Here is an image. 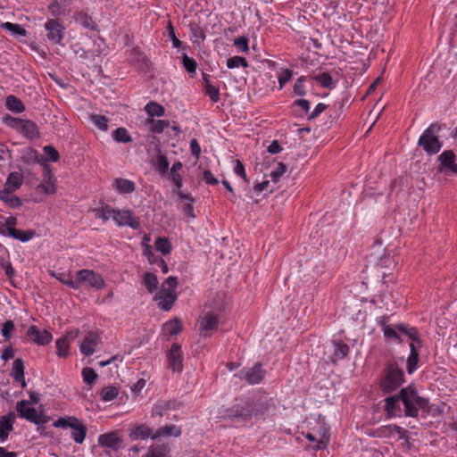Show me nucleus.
<instances>
[{"mask_svg":"<svg viewBox=\"0 0 457 457\" xmlns=\"http://www.w3.org/2000/svg\"><path fill=\"white\" fill-rule=\"evenodd\" d=\"M14 418L12 411L0 418V442H4L13 429Z\"/></svg>","mask_w":457,"mask_h":457,"instance_id":"obj_21","label":"nucleus"},{"mask_svg":"<svg viewBox=\"0 0 457 457\" xmlns=\"http://www.w3.org/2000/svg\"><path fill=\"white\" fill-rule=\"evenodd\" d=\"M305 80V78L303 76L297 79L294 85V93L297 96H304L306 94L305 87L303 85V82Z\"/></svg>","mask_w":457,"mask_h":457,"instance_id":"obj_63","label":"nucleus"},{"mask_svg":"<svg viewBox=\"0 0 457 457\" xmlns=\"http://www.w3.org/2000/svg\"><path fill=\"white\" fill-rule=\"evenodd\" d=\"M27 336L31 339V341L38 345H46L53 339V336L49 331L46 329L39 330L35 325H32L28 328Z\"/></svg>","mask_w":457,"mask_h":457,"instance_id":"obj_15","label":"nucleus"},{"mask_svg":"<svg viewBox=\"0 0 457 457\" xmlns=\"http://www.w3.org/2000/svg\"><path fill=\"white\" fill-rule=\"evenodd\" d=\"M205 87V94L211 98V100L214 103L220 100V89L219 87L212 85L211 81H207V86Z\"/></svg>","mask_w":457,"mask_h":457,"instance_id":"obj_55","label":"nucleus"},{"mask_svg":"<svg viewBox=\"0 0 457 457\" xmlns=\"http://www.w3.org/2000/svg\"><path fill=\"white\" fill-rule=\"evenodd\" d=\"M293 76V71L289 69H286L282 71V72L278 75V83L279 88L281 89L284 85L288 82Z\"/></svg>","mask_w":457,"mask_h":457,"instance_id":"obj_64","label":"nucleus"},{"mask_svg":"<svg viewBox=\"0 0 457 457\" xmlns=\"http://www.w3.org/2000/svg\"><path fill=\"white\" fill-rule=\"evenodd\" d=\"M155 249L166 255L171 251V245L167 237H159L154 243Z\"/></svg>","mask_w":457,"mask_h":457,"instance_id":"obj_42","label":"nucleus"},{"mask_svg":"<svg viewBox=\"0 0 457 457\" xmlns=\"http://www.w3.org/2000/svg\"><path fill=\"white\" fill-rule=\"evenodd\" d=\"M2 27L12 32L13 35L24 37L27 34L26 29L16 23L4 22L2 24Z\"/></svg>","mask_w":457,"mask_h":457,"instance_id":"obj_52","label":"nucleus"},{"mask_svg":"<svg viewBox=\"0 0 457 457\" xmlns=\"http://www.w3.org/2000/svg\"><path fill=\"white\" fill-rule=\"evenodd\" d=\"M59 281H61L62 284L67 285L71 288H73L75 290L79 288V282L78 280H73L71 274H64L61 273L59 275L53 274Z\"/></svg>","mask_w":457,"mask_h":457,"instance_id":"obj_48","label":"nucleus"},{"mask_svg":"<svg viewBox=\"0 0 457 457\" xmlns=\"http://www.w3.org/2000/svg\"><path fill=\"white\" fill-rule=\"evenodd\" d=\"M152 430L145 424H136L129 428V436L132 441L152 438Z\"/></svg>","mask_w":457,"mask_h":457,"instance_id":"obj_23","label":"nucleus"},{"mask_svg":"<svg viewBox=\"0 0 457 457\" xmlns=\"http://www.w3.org/2000/svg\"><path fill=\"white\" fill-rule=\"evenodd\" d=\"M18 416L37 426L47 423L50 420L43 411H38L36 408L29 406V402L21 400L16 403Z\"/></svg>","mask_w":457,"mask_h":457,"instance_id":"obj_6","label":"nucleus"},{"mask_svg":"<svg viewBox=\"0 0 457 457\" xmlns=\"http://www.w3.org/2000/svg\"><path fill=\"white\" fill-rule=\"evenodd\" d=\"M22 181L23 178L19 172H11L8 175L3 190L14 192L21 187Z\"/></svg>","mask_w":457,"mask_h":457,"instance_id":"obj_29","label":"nucleus"},{"mask_svg":"<svg viewBox=\"0 0 457 457\" xmlns=\"http://www.w3.org/2000/svg\"><path fill=\"white\" fill-rule=\"evenodd\" d=\"M287 166L283 162H278L277 168L270 172L272 181H278L279 178L286 172Z\"/></svg>","mask_w":457,"mask_h":457,"instance_id":"obj_60","label":"nucleus"},{"mask_svg":"<svg viewBox=\"0 0 457 457\" xmlns=\"http://www.w3.org/2000/svg\"><path fill=\"white\" fill-rule=\"evenodd\" d=\"M173 407V404L170 402H158L152 410V416H159L162 417L164 412Z\"/></svg>","mask_w":457,"mask_h":457,"instance_id":"obj_46","label":"nucleus"},{"mask_svg":"<svg viewBox=\"0 0 457 457\" xmlns=\"http://www.w3.org/2000/svg\"><path fill=\"white\" fill-rule=\"evenodd\" d=\"M147 123L151 124L150 130L154 133H162L164 129L170 126L169 120L148 119Z\"/></svg>","mask_w":457,"mask_h":457,"instance_id":"obj_44","label":"nucleus"},{"mask_svg":"<svg viewBox=\"0 0 457 457\" xmlns=\"http://www.w3.org/2000/svg\"><path fill=\"white\" fill-rule=\"evenodd\" d=\"M112 220L119 226H129L133 229L140 227L139 219L135 217L129 210H115Z\"/></svg>","mask_w":457,"mask_h":457,"instance_id":"obj_9","label":"nucleus"},{"mask_svg":"<svg viewBox=\"0 0 457 457\" xmlns=\"http://www.w3.org/2000/svg\"><path fill=\"white\" fill-rule=\"evenodd\" d=\"M254 415V411L253 408V403L248 399L242 402L241 404H237L234 406L230 414L228 415L231 419H239L242 418L244 420L248 419Z\"/></svg>","mask_w":457,"mask_h":457,"instance_id":"obj_16","label":"nucleus"},{"mask_svg":"<svg viewBox=\"0 0 457 457\" xmlns=\"http://www.w3.org/2000/svg\"><path fill=\"white\" fill-rule=\"evenodd\" d=\"M400 402L404 406V414L408 417H417L419 409H425L428 401L418 395V392L411 386L402 388L400 393L396 395H392L385 399L384 409L387 416L395 417L401 416L402 410Z\"/></svg>","mask_w":457,"mask_h":457,"instance_id":"obj_1","label":"nucleus"},{"mask_svg":"<svg viewBox=\"0 0 457 457\" xmlns=\"http://www.w3.org/2000/svg\"><path fill=\"white\" fill-rule=\"evenodd\" d=\"M143 283L149 293L154 292L158 287V279L155 274L145 272L143 277Z\"/></svg>","mask_w":457,"mask_h":457,"instance_id":"obj_40","label":"nucleus"},{"mask_svg":"<svg viewBox=\"0 0 457 457\" xmlns=\"http://www.w3.org/2000/svg\"><path fill=\"white\" fill-rule=\"evenodd\" d=\"M305 436L309 441L316 443L312 447L313 450L317 451L325 449L329 441L328 428L322 427L316 434L307 433Z\"/></svg>","mask_w":457,"mask_h":457,"instance_id":"obj_14","label":"nucleus"},{"mask_svg":"<svg viewBox=\"0 0 457 457\" xmlns=\"http://www.w3.org/2000/svg\"><path fill=\"white\" fill-rule=\"evenodd\" d=\"M227 66L229 69L238 68L240 66L247 67L248 62L245 57L233 56V57L228 59Z\"/></svg>","mask_w":457,"mask_h":457,"instance_id":"obj_53","label":"nucleus"},{"mask_svg":"<svg viewBox=\"0 0 457 457\" xmlns=\"http://www.w3.org/2000/svg\"><path fill=\"white\" fill-rule=\"evenodd\" d=\"M74 338L71 332L66 333V335L56 340V354L60 357H66L69 354L71 339Z\"/></svg>","mask_w":457,"mask_h":457,"instance_id":"obj_27","label":"nucleus"},{"mask_svg":"<svg viewBox=\"0 0 457 457\" xmlns=\"http://www.w3.org/2000/svg\"><path fill=\"white\" fill-rule=\"evenodd\" d=\"M82 377L85 383L92 385L98 376L92 368L86 367L82 370Z\"/></svg>","mask_w":457,"mask_h":457,"instance_id":"obj_56","label":"nucleus"},{"mask_svg":"<svg viewBox=\"0 0 457 457\" xmlns=\"http://www.w3.org/2000/svg\"><path fill=\"white\" fill-rule=\"evenodd\" d=\"M265 371L260 363L254 364L252 368H245L237 374L241 379H245L249 384H258L264 378Z\"/></svg>","mask_w":457,"mask_h":457,"instance_id":"obj_11","label":"nucleus"},{"mask_svg":"<svg viewBox=\"0 0 457 457\" xmlns=\"http://www.w3.org/2000/svg\"><path fill=\"white\" fill-rule=\"evenodd\" d=\"M189 29L194 37L202 40L205 39V32L198 24L192 23L190 24Z\"/></svg>","mask_w":457,"mask_h":457,"instance_id":"obj_62","label":"nucleus"},{"mask_svg":"<svg viewBox=\"0 0 457 457\" xmlns=\"http://www.w3.org/2000/svg\"><path fill=\"white\" fill-rule=\"evenodd\" d=\"M24 362L21 359L14 360L12 363V368L11 370V376L13 380L17 383H20L21 387H26L27 384L24 378Z\"/></svg>","mask_w":457,"mask_h":457,"instance_id":"obj_24","label":"nucleus"},{"mask_svg":"<svg viewBox=\"0 0 457 457\" xmlns=\"http://www.w3.org/2000/svg\"><path fill=\"white\" fill-rule=\"evenodd\" d=\"M404 382L403 370L396 361L386 362L379 381V387L383 393L387 394L398 389Z\"/></svg>","mask_w":457,"mask_h":457,"instance_id":"obj_3","label":"nucleus"},{"mask_svg":"<svg viewBox=\"0 0 457 457\" xmlns=\"http://www.w3.org/2000/svg\"><path fill=\"white\" fill-rule=\"evenodd\" d=\"M170 446L168 444L151 445L143 457H168Z\"/></svg>","mask_w":457,"mask_h":457,"instance_id":"obj_30","label":"nucleus"},{"mask_svg":"<svg viewBox=\"0 0 457 457\" xmlns=\"http://www.w3.org/2000/svg\"><path fill=\"white\" fill-rule=\"evenodd\" d=\"M43 150L47 161L57 162L59 160V153L54 146L46 145Z\"/></svg>","mask_w":457,"mask_h":457,"instance_id":"obj_57","label":"nucleus"},{"mask_svg":"<svg viewBox=\"0 0 457 457\" xmlns=\"http://www.w3.org/2000/svg\"><path fill=\"white\" fill-rule=\"evenodd\" d=\"M77 280L79 282V287L82 285H87L92 288L100 290L105 287V282L102 275L92 270L83 269L77 272Z\"/></svg>","mask_w":457,"mask_h":457,"instance_id":"obj_7","label":"nucleus"},{"mask_svg":"<svg viewBox=\"0 0 457 457\" xmlns=\"http://www.w3.org/2000/svg\"><path fill=\"white\" fill-rule=\"evenodd\" d=\"M90 120L99 129L103 131H106L108 129V119L105 116L92 114L90 115Z\"/></svg>","mask_w":457,"mask_h":457,"instance_id":"obj_51","label":"nucleus"},{"mask_svg":"<svg viewBox=\"0 0 457 457\" xmlns=\"http://www.w3.org/2000/svg\"><path fill=\"white\" fill-rule=\"evenodd\" d=\"M36 235L35 230L29 229V230H21V229H10V236L17 240H20L21 242H28L31 238L34 237Z\"/></svg>","mask_w":457,"mask_h":457,"instance_id":"obj_37","label":"nucleus"},{"mask_svg":"<svg viewBox=\"0 0 457 457\" xmlns=\"http://www.w3.org/2000/svg\"><path fill=\"white\" fill-rule=\"evenodd\" d=\"M12 193L11 191L0 190V200L12 208L21 206V200Z\"/></svg>","mask_w":457,"mask_h":457,"instance_id":"obj_34","label":"nucleus"},{"mask_svg":"<svg viewBox=\"0 0 457 457\" xmlns=\"http://www.w3.org/2000/svg\"><path fill=\"white\" fill-rule=\"evenodd\" d=\"M15 330V326L12 320H6L4 323H3L2 326V336L4 337L5 341H8L11 337L12 336L13 332Z\"/></svg>","mask_w":457,"mask_h":457,"instance_id":"obj_54","label":"nucleus"},{"mask_svg":"<svg viewBox=\"0 0 457 457\" xmlns=\"http://www.w3.org/2000/svg\"><path fill=\"white\" fill-rule=\"evenodd\" d=\"M6 107L9 111L15 113H21L25 110V106L22 102L14 96H7Z\"/></svg>","mask_w":457,"mask_h":457,"instance_id":"obj_38","label":"nucleus"},{"mask_svg":"<svg viewBox=\"0 0 457 457\" xmlns=\"http://www.w3.org/2000/svg\"><path fill=\"white\" fill-rule=\"evenodd\" d=\"M437 160L440 162L437 168L439 172L457 175L456 154L453 150H445L438 155Z\"/></svg>","mask_w":457,"mask_h":457,"instance_id":"obj_8","label":"nucleus"},{"mask_svg":"<svg viewBox=\"0 0 457 457\" xmlns=\"http://www.w3.org/2000/svg\"><path fill=\"white\" fill-rule=\"evenodd\" d=\"M182 63L187 72H195L197 63L195 59L188 57L187 54H184L182 58Z\"/></svg>","mask_w":457,"mask_h":457,"instance_id":"obj_58","label":"nucleus"},{"mask_svg":"<svg viewBox=\"0 0 457 457\" xmlns=\"http://www.w3.org/2000/svg\"><path fill=\"white\" fill-rule=\"evenodd\" d=\"M169 368L173 371L180 372L183 370V353L181 346L173 344L168 353Z\"/></svg>","mask_w":457,"mask_h":457,"instance_id":"obj_13","label":"nucleus"},{"mask_svg":"<svg viewBox=\"0 0 457 457\" xmlns=\"http://www.w3.org/2000/svg\"><path fill=\"white\" fill-rule=\"evenodd\" d=\"M53 426L59 428H71V437L77 444L80 445L85 440L87 427L75 416L61 417L53 423Z\"/></svg>","mask_w":457,"mask_h":457,"instance_id":"obj_5","label":"nucleus"},{"mask_svg":"<svg viewBox=\"0 0 457 457\" xmlns=\"http://www.w3.org/2000/svg\"><path fill=\"white\" fill-rule=\"evenodd\" d=\"M154 300L158 301V306L163 311H169L173 306L177 300L176 292L167 291V289H161L154 297Z\"/></svg>","mask_w":457,"mask_h":457,"instance_id":"obj_18","label":"nucleus"},{"mask_svg":"<svg viewBox=\"0 0 457 457\" xmlns=\"http://www.w3.org/2000/svg\"><path fill=\"white\" fill-rule=\"evenodd\" d=\"M119 395V390L116 386H105L101 391V397L104 401L109 402L115 399Z\"/></svg>","mask_w":457,"mask_h":457,"instance_id":"obj_50","label":"nucleus"},{"mask_svg":"<svg viewBox=\"0 0 457 457\" xmlns=\"http://www.w3.org/2000/svg\"><path fill=\"white\" fill-rule=\"evenodd\" d=\"M163 331L169 336H175L181 332L182 324L179 319H173L166 323H164Z\"/></svg>","mask_w":457,"mask_h":457,"instance_id":"obj_36","label":"nucleus"},{"mask_svg":"<svg viewBox=\"0 0 457 457\" xmlns=\"http://www.w3.org/2000/svg\"><path fill=\"white\" fill-rule=\"evenodd\" d=\"M122 440L115 432L101 435L98 437V444L103 447H108L112 450H118L121 446Z\"/></svg>","mask_w":457,"mask_h":457,"instance_id":"obj_22","label":"nucleus"},{"mask_svg":"<svg viewBox=\"0 0 457 457\" xmlns=\"http://www.w3.org/2000/svg\"><path fill=\"white\" fill-rule=\"evenodd\" d=\"M349 350L350 348L347 344L341 340H334L328 346V358L333 363H337L348 355Z\"/></svg>","mask_w":457,"mask_h":457,"instance_id":"obj_12","label":"nucleus"},{"mask_svg":"<svg viewBox=\"0 0 457 457\" xmlns=\"http://www.w3.org/2000/svg\"><path fill=\"white\" fill-rule=\"evenodd\" d=\"M112 186L119 194H129L135 191L136 188L133 181L122 178L115 179Z\"/></svg>","mask_w":457,"mask_h":457,"instance_id":"obj_26","label":"nucleus"},{"mask_svg":"<svg viewBox=\"0 0 457 457\" xmlns=\"http://www.w3.org/2000/svg\"><path fill=\"white\" fill-rule=\"evenodd\" d=\"M93 212H95L96 219H100L104 222H106L110 219H113L115 209L112 208L110 205H104L100 208L94 209Z\"/></svg>","mask_w":457,"mask_h":457,"instance_id":"obj_35","label":"nucleus"},{"mask_svg":"<svg viewBox=\"0 0 457 457\" xmlns=\"http://www.w3.org/2000/svg\"><path fill=\"white\" fill-rule=\"evenodd\" d=\"M181 429L175 425H167L158 428L152 436V439H156L162 436H179Z\"/></svg>","mask_w":457,"mask_h":457,"instance_id":"obj_28","label":"nucleus"},{"mask_svg":"<svg viewBox=\"0 0 457 457\" xmlns=\"http://www.w3.org/2000/svg\"><path fill=\"white\" fill-rule=\"evenodd\" d=\"M112 137L117 142L129 143L132 141L128 130L124 128H118L112 132Z\"/></svg>","mask_w":457,"mask_h":457,"instance_id":"obj_47","label":"nucleus"},{"mask_svg":"<svg viewBox=\"0 0 457 457\" xmlns=\"http://www.w3.org/2000/svg\"><path fill=\"white\" fill-rule=\"evenodd\" d=\"M178 286V278L170 276L162 283L161 289H167V291L175 292Z\"/></svg>","mask_w":457,"mask_h":457,"instance_id":"obj_61","label":"nucleus"},{"mask_svg":"<svg viewBox=\"0 0 457 457\" xmlns=\"http://www.w3.org/2000/svg\"><path fill=\"white\" fill-rule=\"evenodd\" d=\"M420 347H416L414 343L410 344V355L407 359V370L408 373L411 374L414 372V370L418 368V361H419V352L418 349Z\"/></svg>","mask_w":457,"mask_h":457,"instance_id":"obj_32","label":"nucleus"},{"mask_svg":"<svg viewBox=\"0 0 457 457\" xmlns=\"http://www.w3.org/2000/svg\"><path fill=\"white\" fill-rule=\"evenodd\" d=\"M46 182L38 185V188L41 189L46 195H51L55 192V179H54L51 170H46L45 171Z\"/></svg>","mask_w":457,"mask_h":457,"instance_id":"obj_33","label":"nucleus"},{"mask_svg":"<svg viewBox=\"0 0 457 457\" xmlns=\"http://www.w3.org/2000/svg\"><path fill=\"white\" fill-rule=\"evenodd\" d=\"M100 343V336L97 332H88L80 345V351L86 356L95 353V347Z\"/></svg>","mask_w":457,"mask_h":457,"instance_id":"obj_19","label":"nucleus"},{"mask_svg":"<svg viewBox=\"0 0 457 457\" xmlns=\"http://www.w3.org/2000/svg\"><path fill=\"white\" fill-rule=\"evenodd\" d=\"M19 131L22 132L25 136L30 138L35 137L37 134V125L29 120H23Z\"/></svg>","mask_w":457,"mask_h":457,"instance_id":"obj_41","label":"nucleus"},{"mask_svg":"<svg viewBox=\"0 0 457 457\" xmlns=\"http://www.w3.org/2000/svg\"><path fill=\"white\" fill-rule=\"evenodd\" d=\"M440 129L441 127L438 123H432L423 131L418 140V145L428 155L436 154L442 148L443 144L439 141L437 136Z\"/></svg>","mask_w":457,"mask_h":457,"instance_id":"obj_4","label":"nucleus"},{"mask_svg":"<svg viewBox=\"0 0 457 457\" xmlns=\"http://www.w3.org/2000/svg\"><path fill=\"white\" fill-rule=\"evenodd\" d=\"M398 329L408 336V337L411 340V343H414L416 347H421V340L419 337L418 331L415 328H407L403 326L399 327Z\"/></svg>","mask_w":457,"mask_h":457,"instance_id":"obj_43","label":"nucleus"},{"mask_svg":"<svg viewBox=\"0 0 457 457\" xmlns=\"http://www.w3.org/2000/svg\"><path fill=\"white\" fill-rule=\"evenodd\" d=\"M391 10L392 7L388 5V4H386L385 0H375V2H373L374 18L379 19V22L382 23L383 29L390 20L389 12Z\"/></svg>","mask_w":457,"mask_h":457,"instance_id":"obj_17","label":"nucleus"},{"mask_svg":"<svg viewBox=\"0 0 457 457\" xmlns=\"http://www.w3.org/2000/svg\"><path fill=\"white\" fill-rule=\"evenodd\" d=\"M145 112L153 119V117H162L164 115V108L156 102L151 101L145 106Z\"/></svg>","mask_w":457,"mask_h":457,"instance_id":"obj_39","label":"nucleus"},{"mask_svg":"<svg viewBox=\"0 0 457 457\" xmlns=\"http://www.w3.org/2000/svg\"><path fill=\"white\" fill-rule=\"evenodd\" d=\"M45 29L47 31L46 37L48 40L54 44H61L63 37L64 27L59 20H48L45 24Z\"/></svg>","mask_w":457,"mask_h":457,"instance_id":"obj_10","label":"nucleus"},{"mask_svg":"<svg viewBox=\"0 0 457 457\" xmlns=\"http://www.w3.org/2000/svg\"><path fill=\"white\" fill-rule=\"evenodd\" d=\"M75 20L78 23L87 29H95L96 24L91 16L85 12H79L76 15Z\"/></svg>","mask_w":457,"mask_h":457,"instance_id":"obj_49","label":"nucleus"},{"mask_svg":"<svg viewBox=\"0 0 457 457\" xmlns=\"http://www.w3.org/2000/svg\"><path fill=\"white\" fill-rule=\"evenodd\" d=\"M313 79L320 84L323 87L332 88L334 87L333 79L328 72H322L313 77Z\"/></svg>","mask_w":457,"mask_h":457,"instance_id":"obj_45","label":"nucleus"},{"mask_svg":"<svg viewBox=\"0 0 457 457\" xmlns=\"http://www.w3.org/2000/svg\"><path fill=\"white\" fill-rule=\"evenodd\" d=\"M395 266V262L392 260L390 257H384L379 260L377 264L378 271L381 274L382 280L384 283L391 282L394 280L395 277L392 273H386V271L379 270L382 268L391 269Z\"/></svg>","mask_w":457,"mask_h":457,"instance_id":"obj_25","label":"nucleus"},{"mask_svg":"<svg viewBox=\"0 0 457 457\" xmlns=\"http://www.w3.org/2000/svg\"><path fill=\"white\" fill-rule=\"evenodd\" d=\"M170 177L174 184L173 193L176 194L181 199L194 202V199L189 195L184 194L182 191H180V188L182 187L181 175L178 172H170Z\"/></svg>","mask_w":457,"mask_h":457,"instance_id":"obj_31","label":"nucleus"},{"mask_svg":"<svg viewBox=\"0 0 457 457\" xmlns=\"http://www.w3.org/2000/svg\"><path fill=\"white\" fill-rule=\"evenodd\" d=\"M212 310L207 312L199 320V335L208 337L218 328L220 313L225 309L224 295L217 293L213 297Z\"/></svg>","mask_w":457,"mask_h":457,"instance_id":"obj_2","label":"nucleus"},{"mask_svg":"<svg viewBox=\"0 0 457 457\" xmlns=\"http://www.w3.org/2000/svg\"><path fill=\"white\" fill-rule=\"evenodd\" d=\"M396 429H398L395 426H385L378 428L376 431H373V436H388L392 435Z\"/></svg>","mask_w":457,"mask_h":457,"instance_id":"obj_59","label":"nucleus"},{"mask_svg":"<svg viewBox=\"0 0 457 457\" xmlns=\"http://www.w3.org/2000/svg\"><path fill=\"white\" fill-rule=\"evenodd\" d=\"M249 400L253 403V408L254 411V415H262L266 412L272 404V400L266 395H262L253 398H249Z\"/></svg>","mask_w":457,"mask_h":457,"instance_id":"obj_20","label":"nucleus"}]
</instances>
